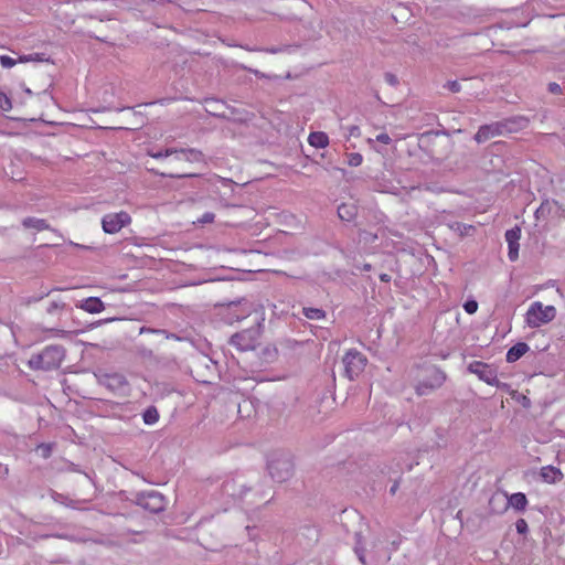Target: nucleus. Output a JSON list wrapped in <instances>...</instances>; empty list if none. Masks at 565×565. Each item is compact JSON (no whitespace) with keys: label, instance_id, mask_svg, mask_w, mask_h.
I'll return each mask as SVG.
<instances>
[{"label":"nucleus","instance_id":"obj_49","mask_svg":"<svg viewBox=\"0 0 565 565\" xmlns=\"http://www.w3.org/2000/svg\"><path fill=\"white\" fill-rule=\"evenodd\" d=\"M364 268H365L366 270H369V269L371 268V266H370V265H365V266H364Z\"/></svg>","mask_w":565,"mask_h":565},{"label":"nucleus","instance_id":"obj_39","mask_svg":"<svg viewBox=\"0 0 565 565\" xmlns=\"http://www.w3.org/2000/svg\"><path fill=\"white\" fill-rule=\"evenodd\" d=\"M39 450L42 451V456L44 458H49L51 456V452H52V447H51V445H47V444H41L39 446Z\"/></svg>","mask_w":565,"mask_h":565},{"label":"nucleus","instance_id":"obj_18","mask_svg":"<svg viewBox=\"0 0 565 565\" xmlns=\"http://www.w3.org/2000/svg\"><path fill=\"white\" fill-rule=\"evenodd\" d=\"M308 143L315 148L322 149L328 147L329 137L323 131H315L308 136Z\"/></svg>","mask_w":565,"mask_h":565},{"label":"nucleus","instance_id":"obj_43","mask_svg":"<svg viewBox=\"0 0 565 565\" xmlns=\"http://www.w3.org/2000/svg\"><path fill=\"white\" fill-rule=\"evenodd\" d=\"M264 51L267 53H270V54H276V53L281 52L282 50L280 47H269V49H265Z\"/></svg>","mask_w":565,"mask_h":565},{"label":"nucleus","instance_id":"obj_23","mask_svg":"<svg viewBox=\"0 0 565 565\" xmlns=\"http://www.w3.org/2000/svg\"><path fill=\"white\" fill-rule=\"evenodd\" d=\"M303 315L310 320H320L326 316L324 311L319 308H303Z\"/></svg>","mask_w":565,"mask_h":565},{"label":"nucleus","instance_id":"obj_44","mask_svg":"<svg viewBox=\"0 0 565 565\" xmlns=\"http://www.w3.org/2000/svg\"><path fill=\"white\" fill-rule=\"evenodd\" d=\"M157 174H160L162 177H170V178H184L186 177V174H164V173H158L156 172Z\"/></svg>","mask_w":565,"mask_h":565},{"label":"nucleus","instance_id":"obj_29","mask_svg":"<svg viewBox=\"0 0 565 565\" xmlns=\"http://www.w3.org/2000/svg\"><path fill=\"white\" fill-rule=\"evenodd\" d=\"M12 108V104L10 98L2 92H0V109L3 111H9Z\"/></svg>","mask_w":565,"mask_h":565},{"label":"nucleus","instance_id":"obj_15","mask_svg":"<svg viewBox=\"0 0 565 565\" xmlns=\"http://www.w3.org/2000/svg\"><path fill=\"white\" fill-rule=\"evenodd\" d=\"M540 477L546 483H556L562 480V471L554 466H545L541 468Z\"/></svg>","mask_w":565,"mask_h":565},{"label":"nucleus","instance_id":"obj_25","mask_svg":"<svg viewBox=\"0 0 565 565\" xmlns=\"http://www.w3.org/2000/svg\"><path fill=\"white\" fill-rule=\"evenodd\" d=\"M231 316L232 317L230 318V322H233L234 320L239 321L249 316V312H247L239 306H234L233 308H231Z\"/></svg>","mask_w":565,"mask_h":565},{"label":"nucleus","instance_id":"obj_1","mask_svg":"<svg viewBox=\"0 0 565 565\" xmlns=\"http://www.w3.org/2000/svg\"><path fill=\"white\" fill-rule=\"evenodd\" d=\"M65 358V349L62 345H47L42 352L33 354L28 365L32 370L50 371L58 369Z\"/></svg>","mask_w":565,"mask_h":565},{"label":"nucleus","instance_id":"obj_8","mask_svg":"<svg viewBox=\"0 0 565 565\" xmlns=\"http://www.w3.org/2000/svg\"><path fill=\"white\" fill-rule=\"evenodd\" d=\"M130 223L131 217L125 211H120L117 213H107L102 218L103 231L107 234H116Z\"/></svg>","mask_w":565,"mask_h":565},{"label":"nucleus","instance_id":"obj_20","mask_svg":"<svg viewBox=\"0 0 565 565\" xmlns=\"http://www.w3.org/2000/svg\"><path fill=\"white\" fill-rule=\"evenodd\" d=\"M509 504L516 511H524L527 505L526 495L522 492H515L508 498Z\"/></svg>","mask_w":565,"mask_h":565},{"label":"nucleus","instance_id":"obj_6","mask_svg":"<svg viewBox=\"0 0 565 565\" xmlns=\"http://www.w3.org/2000/svg\"><path fill=\"white\" fill-rule=\"evenodd\" d=\"M342 363L344 365L345 376L349 380L353 381L358 379L364 371L367 364V359L363 353H361L356 349H350L343 355Z\"/></svg>","mask_w":565,"mask_h":565},{"label":"nucleus","instance_id":"obj_42","mask_svg":"<svg viewBox=\"0 0 565 565\" xmlns=\"http://www.w3.org/2000/svg\"><path fill=\"white\" fill-rule=\"evenodd\" d=\"M548 90L552 93V94H557L561 92V86L557 84V83H550L548 84Z\"/></svg>","mask_w":565,"mask_h":565},{"label":"nucleus","instance_id":"obj_37","mask_svg":"<svg viewBox=\"0 0 565 565\" xmlns=\"http://www.w3.org/2000/svg\"><path fill=\"white\" fill-rule=\"evenodd\" d=\"M348 137H359L361 135V130L359 126L352 125L347 128Z\"/></svg>","mask_w":565,"mask_h":565},{"label":"nucleus","instance_id":"obj_38","mask_svg":"<svg viewBox=\"0 0 565 565\" xmlns=\"http://www.w3.org/2000/svg\"><path fill=\"white\" fill-rule=\"evenodd\" d=\"M376 235H373L366 231H363L360 233V239L366 242V243H371V242H374L376 239Z\"/></svg>","mask_w":565,"mask_h":565},{"label":"nucleus","instance_id":"obj_33","mask_svg":"<svg viewBox=\"0 0 565 565\" xmlns=\"http://www.w3.org/2000/svg\"><path fill=\"white\" fill-rule=\"evenodd\" d=\"M463 309L467 313L472 315L478 310V302L476 300H467L463 305Z\"/></svg>","mask_w":565,"mask_h":565},{"label":"nucleus","instance_id":"obj_46","mask_svg":"<svg viewBox=\"0 0 565 565\" xmlns=\"http://www.w3.org/2000/svg\"><path fill=\"white\" fill-rule=\"evenodd\" d=\"M544 212V204H542L537 210H536V215H539L540 213H543Z\"/></svg>","mask_w":565,"mask_h":565},{"label":"nucleus","instance_id":"obj_22","mask_svg":"<svg viewBox=\"0 0 565 565\" xmlns=\"http://www.w3.org/2000/svg\"><path fill=\"white\" fill-rule=\"evenodd\" d=\"M354 552L359 558V561L365 565L366 562H365V553H364V547L362 546V536L360 533H356L355 534V546H354Z\"/></svg>","mask_w":565,"mask_h":565},{"label":"nucleus","instance_id":"obj_27","mask_svg":"<svg viewBox=\"0 0 565 565\" xmlns=\"http://www.w3.org/2000/svg\"><path fill=\"white\" fill-rule=\"evenodd\" d=\"M145 332L163 334L167 339L179 340V337H177L173 333H169L168 331L162 330V329H151V328H146V327L140 328V333H145Z\"/></svg>","mask_w":565,"mask_h":565},{"label":"nucleus","instance_id":"obj_41","mask_svg":"<svg viewBox=\"0 0 565 565\" xmlns=\"http://www.w3.org/2000/svg\"><path fill=\"white\" fill-rule=\"evenodd\" d=\"M385 81L392 86H395L398 83L396 76L391 73L385 74Z\"/></svg>","mask_w":565,"mask_h":565},{"label":"nucleus","instance_id":"obj_21","mask_svg":"<svg viewBox=\"0 0 565 565\" xmlns=\"http://www.w3.org/2000/svg\"><path fill=\"white\" fill-rule=\"evenodd\" d=\"M143 423L146 425H154L159 420V413L156 407H148L142 414Z\"/></svg>","mask_w":565,"mask_h":565},{"label":"nucleus","instance_id":"obj_31","mask_svg":"<svg viewBox=\"0 0 565 565\" xmlns=\"http://www.w3.org/2000/svg\"><path fill=\"white\" fill-rule=\"evenodd\" d=\"M515 529L519 534H526L529 532L527 522L524 519H519L515 522Z\"/></svg>","mask_w":565,"mask_h":565},{"label":"nucleus","instance_id":"obj_30","mask_svg":"<svg viewBox=\"0 0 565 565\" xmlns=\"http://www.w3.org/2000/svg\"><path fill=\"white\" fill-rule=\"evenodd\" d=\"M18 61H15L14 58H12L11 56L9 55H1L0 56V64L2 67L4 68H11L13 67L15 64H17Z\"/></svg>","mask_w":565,"mask_h":565},{"label":"nucleus","instance_id":"obj_17","mask_svg":"<svg viewBox=\"0 0 565 565\" xmlns=\"http://www.w3.org/2000/svg\"><path fill=\"white\" fill-rule=\"evenodd\" d=\"M358 214V207L353 203H342L338 207V215L342 221L351 222Z\"/></svg>","mask_w":565,"mask_h":565},{"label":"nucleus","instance_id":"obj_13","mask_svg":"<svg viewBox=\"0 0 565 565\" xmlns=\"http://www.w3.org/2000/svg\"><path fill=\"white\" fill-rule=\"evenodd\" d=\"M77 307L88 313H99L105 309L104 302L97 297H88L82 300Z\"/></svg>","mask_w":565,"mask_h":565},{"label":"nucleus","instance_id":"obj_3","mask_svg":"<svg viewBox=\"0 0 565 565\" xmlns=\"http://www.w3.org/2000/svg\"><path fill=\"white\" fill-rule=\"evenodd\" d=\"M263 321L264 318L258 316L255 326L233 334L230 339V344L241 352L255 350L259 344Z\"/></svg>","mask_w":565,"mask_h":565},{"label":"nucleus","instance_id":"obj_34","mask_svg":"<svg viewBox=\"0 0 565 565\" xmlns=\"http://www.w3.org/2000/svg\"><path fill=\"white\" fill-rule=\"evenodd\" d=\"M454 228L459 231L461 235H467V234H469V232L475 230V227L472 225L461 224V223H456Z\"/></svg>","mask_w":565,"mask_h":565},{"label":"nucleus","instance_id":"obj_24","mask_svg":"<svg viewBox=\"0 0 565 565\" xmlns=\"http://www.w3.org/2000/svg\"><path fill=\"white\" fill-rule=\"evenodd\" d=\"M177 148H167L166 150L153 151L150 150L148 154L154 159H163L168 157H174Z\"/></svg>","mask_w":565,"mask_h":565},{"label":"nucleus","instance_id":"obj_5","mask_svg":"<svg viewBox=\"0 0 565 565\" xmlns=\"http://www.w3.org/2000/svg\"><path fill=\"white\" fill-rule=\"evenodd\" d=\"M556 310L553 306H543L541 302H533L526 311L525 322L531 328H537L548 323L555 318Z\"/></svg>","mask_w":565,"mask_h":565},{"label":"nucleus","instance_id":"obj_12","mask_svg":"<svg viewBox=\"0 0 565 565\" xmlns=\"http://www.w3.org/2000/svg\"><path fill=\"white\" fill-rule=\"evenodd\" d=\"M445 381V375L440 371H435L433 374V379L428 381L420 382L416 386V393L418 395H426L435 388L441 386Z\"/></svg>","mask_w":565,"mask_h":565},{"label":"nucleus","instance_id":"obj_7","mask_svg":"<svg viewBox=\"0 0 565 565\" xmlns=\"http://www.w3.org/2000/svg\"><path fill=\"white\" fill-rule=\"evenodd\" d=\"M268 472L273 480L284 482L292 476L294 465L288 456L279 455L268 460Z\"/></svg>","mask_w":565,"mask_h":565},{"label":"nucleus","instance_id":"obj_14","mask_svg":"<svg viewBox=\"0 0 565 565\" xmlns=\"http://www.w3.org/2000/svg\"><path fill=\"white\" fill-rule=\"evenodd\" d=\"M175 160H184L188 162H200L203 160V153L193 148L189 149H177V152L174 154Z\"/></svg>","mask_w":565,"mask_h":565},{"label":"nucleus","instance_id":"obj_26","mask_svg":"<svg viewBox=\"0 0 565 565\" xmlns=\"http://www.w3.org/2000/svg\"><path fill=\"white\" fill-rule=\"evenodd\" d=\"M363 162V157L359 152H351L347 154V163L350 167H359Z\"/></svg>","mask_w":565,"mask_h":565},{"label":"nucleus","instance_id":"obj_47","mask_svg":"<svg viewBox=\"0 0 565 565\" xmlns=\"http://www.w3.org/2000/svg\"><path fill=\"white\" fill-rule=\"evenodd\" d=\"M50 292H51V291H46V292L42 294V295H41L39 298H36L35 300H40V299H42L43 297L49 296V295H50Z\"/></svg>","mask_w":565,"mask_h":565},{"label":"nucleus","instance_id":"obj_36","mask_svg":"<svg viewBox=\"0 0 565 565\" xmlns=\"http://www.w3.org/2000/svg\"><path fill=\"white\" fill-rule=\"evenodd\" d=\"M64 307V303L61 302V301H57V300H53L50 302L46 311L47 313L52 315L54 313L57 309H62Z\"/></svg>","mask_w":565,"mask_h":565},{"label":"nucleus","instance_id":"obj_48","mask_svg":"<svg viewBox=\"0 0 565 565\" xmlns=\"http://www.w3.org/2000/svg\"><path fill=\"white\" fill-rule=\"evenodd\" d=\"M397 490V484H394L392 488H391V493H395Z\"/></svg>","mask_w":565,"mask_h":565},{"label":"nucleus","instance_id":"obj_2","mask_svg":"<svg viewBox=\"0 0 565 565\" xmlns=\"http://www.w3.org/2000/svg\"><path fill=\"white\" fill-rule=\"evenodd\" d=\"M527 122H529L527 119H525L523 117H518L514 119H508L505 121L483 125L478 129L477 134L475 135V140L478 143H482V142H484L495 136H500L504 132H512L516 129L524 128V127H526Z\"/></svg>","mask_w":565,"mask_h":565},{"label":"nucleus","instance_id":"obj_35","mask_svg":"<svg viewBox=\"0 0 565 565\" xmlns=\"http://www.w3.org/2000/svg\"><path fill=\"white\" fill-rule=\"evenodd\" d=\"M215 218V214L212 212H205L199 220L198 223L200 224H207L213 223Z\"/></svg>","mask_w":565,"mask_h":565},{"label":"nucleus","instance_id":"obj_19","mask_svg":"<svg viewBox=\"0 0 565 565\" xmlns=\"http://www.w3.org/2000/svg\"><path fill=\"white\" fill-rule=\"evenodd\" d=\"M22 225L24 228H33L38 232L50 230L49 223L44 218L38 217H25L22 221Z\"/></svg>","mask_w":565,"mask_h":565},{"label":"nucleus","instance_id":"obj_10","mask_svg":"<svg viewBox=\"0 0 565 565\" xmlns=\"http://www.w3.org/2000/svg\"><path fill=\"white\" fill-rule=\"evenodd\" d=\"M139 504L146 510L158 513L164 510V498L159 492L150 491L139 498Z\"/></svg>","mask_w":565,"mask_h":565},{"label":"nucleus","instance_id":"obj_11","mask_svg":"<svg viewBox=\"0 0 565 565\" xmlns=\"http://www.w3.org/2000/svg\"><path fill=\"white\" fill-rule=\"evenodd\" d=\"M505 241L508 243V257L511 262H515L519 257V241L521 238V228L514 226L505 232Z\"/></svg>","mask_w":565,"mask_h":565},{"label":"nucleus","instance_id":"obj_32","mask_svg":"<svg viewBox=\"0 0 565 565\" xmlns=\"http://www.w3.org/2000/svg\"><path fill=\"white\" fill-rule=\"evenodd\" d=\"M375 141L388 145L392 142V138L387 134H380L376 136ZM369 145H373L374 139H367Z\"/></svg>","mask_w":565,"mask_h":565},{"label":"nucleus","instance_id":"obj_28","mask_svg":"<svg viewBox=\"0 0 565 565\" xmlns=\"http://www.w3.org/2000/svg\"><path fill=\"white\" fill-rule=\"evenodd\" d=\"M44 61V54L41 53H34L29 55H22L19 57L20 63L25 62H43Z\"/></svg>","mask_w":565,"mask_h":565},{"label":"nucleus","instance_id":"obj_9","mask_svg":"<svg viewBox=\"0 0 565 565\" xmlns=\"http://www.w3.org/2000/svg\"><path fill=\"white\" fill-rule=\"evenodd\" d=\"M468 371L476 374L479 380L486 382L489 385L500 387L501 382L498 380L497 371L493 366L481 362L473 361L468 365Z\"/></svg>","mask_w":565,"mask_h":565},{"label":"nucleus","instance_id":"obj_45","mask_svg":"<svg viewBox=\"0 0 565 565\" xmlns=\"http://www.w3.org/2000/svg\"><path fill=\"white\" fill-rule=\"evenodd\" d=\"M380 279H381L382 281L388 282V281L391 280V276H390V275H387V274H381V275H380Z\"/></svg>","mask_w":565,"mask_h":565},{"label":"nucleus","instance_id":"obj_40","mask_svg":"<svg viewBox=\"0 0 565 565\" xmlns=\"http://www.w3.org/2000/svg\"><path fill=\"white\" fill-rule=\"evenodd\" d=\"M447 87L449 90L457 93L460 90V84L457 81H450L447 83Z\"/></svg>","mask_w":565,"mask_h":565},{"label":"nucleus","instance_id":"obj_16","mask_svg":"<svg viewBox=\"0 0 565 565\" xmlns=\"http://www.w3.org/2000/svg\"><path fill=\"white\" fill-rule=\"evenodd\" d=\"M529 350L530 347L525 342H519L508 350L507 361L513 363L521 359Z\"/></svg>","mask_w":565,"mask_h":565},{"label":"nucleus","instance_id":"obj_4","mask_svg":"<svg viewBox=\"0 0 565 565\" xmlns=\"http://www.w3.org/2000/svg\"><path fill=\"white\" fill-rule=\"evenodd\" d=\"M98 384L116 394L125 395L129 391V382L120 372L98 371L95 373Z\"/></svg>","mask_w":565,"mask_h":565}]
</instances>
